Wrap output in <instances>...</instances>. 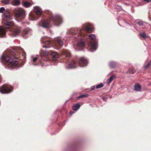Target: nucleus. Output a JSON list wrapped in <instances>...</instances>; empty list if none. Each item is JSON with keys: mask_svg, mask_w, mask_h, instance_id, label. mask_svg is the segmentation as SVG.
Returning a JSON list of instances; mask_svg holds the SVG:
<instances>
[{"mask_svg": "<svg viewBox=\"0 0 151 151\" xmlns=\"http://www.w3.org/2000/svg\"><path fill=\"white\" fill-rule=\"evenodd\" d=\"M149 20L151 21V16H149Z\"/></svg>", "mask_w": 151, "mask_h": 151, "instance_id": "nucleus-36", "label": "nucleus"}, {"mask_svg": "<svg viewBox=\"0 0 151 151\" xmlns=\"http://www.w3.org/2000/svg\"><path fill=\"white\" fill-rule=\"evenodd\" d=\"M43 42L45 43V45L42 46L43 48H48L51 46L50 45L52 43H54L57 49H59L63 46V41L58 37L56 38L54 41L47 40L43 41Z\"/></svg>", "mask_w": 151, "mask_h": 151, "instance_id": "nucleus-3", "label": "nucleus"}, {"mask_svg": "<svg viewBox=\"0 0 151 151\" xmlns=\"http://www.w3.org/2000/svg\"><path fill=\"white\" fill-rule=\"evenodd\" d=\"M50 20L45 19L42 20L40 23V24L42 27L48 28L50 27Z\"/></svg>", "mask_w": 151, "mask_h": 151, "instance_id": "nucleus-10", "label": "nucleus"}, {"mask_svg": "<svg viewBox=\"0 0 151 151\" xmlns=\"http://www.w3.org/2000/svg\"><path fill=\"white\" fill-rule=\"evenodd\" d=\"M13 88L12 86L3 85L0 87V92L3 93H8L12 91Z\"/></svg>", "mask_w": 151, "mask_h": 151, "instance_id": "nucleus-8", "label": "nucleus"}, {"mask_svg": "<svg viewBox=\"0 0 151 151\" xmlns=\"http://www.w3.org/2000/svg\"><path fill=\"white\" fill-rule=\"evenodd\" d=\"M81 105L79 103H77L74 105L72 107V109L75 111L78 110L80 108Z\"/></svg>", "mask_w": 151, "mask_h": 151, "instance_id": "nucleus-18", "label": "nucleus"}, {"mask_svg": "<svg viewBox=\"0 0 151 151\" xmlns=\"http://www.w3.org/2000/svg\"><path fill=\"white\" fill-rule=\"evenodd\" d=\"M9 1V0H2V2L6 4H8Z\"/></svg>", "mask_w": 151, "mask_h": 151, "instance_id": "nucleus-30", "label": "nucleus"}, {"mask_svg": "<svg viewBox=\"0 0 151 151\" xmlns=\"http://www.w3.org/2000/svg\"><path fill=\"white\" fill-rule=\"evenodd\" d=\"M81 40L78 42L77 46L79 50H82L85 46V44L84 41V40Z\"/></svg>", "mask_w": 151, "mask_h": 151, "instance_id": "nucleus-12", "label": "nucleus"}, {"mask_svg": "<svg viewBox=\"0 0 151 151\" xmlns=\"http://www.w3.org/2000/svg\"><path fill=\"white\" fill-rule=\"evenodd\" d=\"M38 59V58L37 57H35V58H34L33 59V61L34 62H35Z\"/></svg>", "mask_w": 151, "mask_h": 151, "instance_id": "nucleus-32", "label": "nucleus"}, {"mask_svg": "<svg viewBox=\"0 0 151 151\" xmlns=\"http://www.w3.org/2000/svg\"><path fill=\"white\" fill-rule=\"evenodd\" d=\"M28 31L27 30H26V31L24 33L25 34H28Z\"/></svg>", "mask_w": 151, "mask_h": 151, "instance_id": "nucleus-35", "label": "nucleus"}, {"mask_svg": "<svg viewBox=\"0 0 151 151\" xmlns=\"http://www.w3.org/2000/svg\"><path fill=\"white\" fill-rule=\"evenodd\" d=\"M88 96V94H81V95L80 96H79L78 97L77 99H82L83 98L87 97Z\"/></svg>", "mask_w": 151, "mask_h": 151, "instance_id": "nucleus-24", "label": "nucleus"}, {"mask_svg": "<svg viewBox=\"0 0 151 151\" xmlns=\"http://www.w3.org/2000/svg\"><path fill=\"white\" fill-rule=\"evenodd\" d=\"M12 16L9 11L6 10L3 16V20L6 22H4V25L7 28H9L13 25V22L11 21Z\"/></svg>", "mask_w": 151, "mask_h": 151, "instance_id": "nucleus-5", "label": "nucleus"}, {"mask_svg": "<svg viewBox=\"0 0 151 151\" xmlns=\"http://www.w3.org/2000/svg\"><path fill=\"white\" fill-rule=\"evenodd\" d=\"M41 59L44 61H47L48 60V58L47 56L41 57Z\"/></svg>", "mask_w": 151, "mask_h": 151, "instance_id": "nucleus-29", "label": "nucleus"}, {"mask_svg": "<svg viewBox=\"0 0 151 151\" xmlns=\"http://www.w3.org/2000/svg\"><path fill=\"white\" fill-rule=\"evenodd\" d=\"M34 11L38 16L42 14L41 9L38 6H35L34 8Z\"/></svg>", "mask_w": 151, "mask_h": 151, "instance_id": "nucleus-15", "label": "nucleus"}, {"mask_svg": "<svg viewBox=\"0 0 151 151\" xmlns=\"http://www.w3.org/2000/svg\"><path fill=\"white\" fill-rule=\"evenodd\" d=\"M71 56L70 53L67 50H63L61 52L60 56L61 59L63 58L67 60L70 58Z\"/></svg>", "mask_w": 151, "mask_h": 151, "instance_id": "nucleus-9", "label": "nucleus"}, {"mask_svg": "<svg viewBox=\"0 0 151 151\" xmlns=\"http://www.w3.org/2000/svg\"><path fill=\"white\" fill-rule=\"evenodd\" d=\"M14 14L16 19L19 22L24 20L26 17L25 11L21 8L16 9L14 12Z\"/></svg>", "mask_w": 151, "mask_h": 151, "instance_id": "nucleus-6", "label": "nucleus"}, {"mask_svg": "<svg viewBox=\"0 0 151 151\" xmlns=\"http://www.w3.org/2000/svg\"><path fill=\"white\" fill-rule=\"evenodd\" d=\"M140 36L145 39L148 37V35H147L145 32L140 33Z\"/></svg>", "mask_w": 151, "mask_h": 151, "instance_id": "nucleus-22", "label": "nucleus"}, {"mask_svg": "<svg viewBox=\"0 0 151 151\" xmlns=\"http://www.w3.org/2000/svg\"><path fill=\"white\" fill-rule=\"evenodd\" d=\"M88 61L86 59L83 58H80L78 61V64L81 67L86 66L87 64Z\"/></svg>", "mask_w": 151, "mask_h": 151, "instance_id": "nucleus-11", "label": "nucleus"}, {"mask_svg": "<svg viewBox=\"0 0 151 151\" xmlns=\"http://www.w3.org/2000/svg\"><path fill=\"white\" fill-rule=\"evenodd\" d=\"M26 0H22V5L25 7H29L31 6V4L26 1Z\"/></svg>", "mask_w": 151, "mask_h": 151, "instance_id": "nucleus-17", "label": "nucleus"}, {"mask_svg": "<svg viewBox=\"0 0 151 151\" xmlns=\"http://www.w3.org/2000/svg\"><path fill=\"white\" fill-rule=\"evenodd\" d=\"M5 10V9L4 7H1L0 8V13H2Z\"/></svg>", "mask_w": 151, "mask_h": 151, "instance_id": "nucleus-31", "label": "nucleus"}, {"mask_svg": "<svg viewBox=\"0 0 151 151\" xmlns=\"http://www.w3.org/2000/svg\"><path fill=\"white\" fill-rule=\"evenodd\" d=\"M136 71L133 68L132 69H130L128 70V72L130 73H132V74H134L135 72Z\"/></svg>", "mask_w": 151, "mask_h": 151, "instance_id": "nucleus-25", "label": "nucleus"}, {"mask_svg": "<svg viewBox=\"0 0 151 151\" xmlns=\"http://www.w3.org/2000/svg\"><path fill=\"white\" fill-rule=\"evenodd\" d=\"M151 65V61H150L147 64V65L145 66L144 68H148Z\"/></svg>", "mask_w": 151, "mask_h": 151, "instance_id": "nucleus-27", "label": "nucleus"}, {"mask_svg": "<svg viewBox=\"0 0 151 151\" xmlns=\"http://www.w3.org/2000/svg\"><path fill=\"white\" fill-rule=\"evenodd\" d=\"M134 88L135 91H139L141 89V86L139 83H137L134 86Z\"/></svg>", "mask_w": 151, "mask_h": 151, "instance_id": "nucleus-19", "label": "nucleus"}, {"mask_svg": "<svg viewBox=\"0 0 151 151\" xmlns=\"http://www.w3.org/2000/svg\"><path fill=\"white\" fill-rule=\"evenodd\" d=\"M109 65L111 68H115L116 66V63L113 62H110L109 63Z\"/></svg>", "mask_w": 151, "mask_h": 151, "instance_id": "nucleus-23", "label": "nucleus"}, {"mask_svg": "<svg viewBox=\"0 0 151 151\" xmlns=\"http://www.w3.org/2000/svg\"><path fill=\"white\" fill-rule=\"evenodd\" d=\"M116 78V77L115 76H111L110 78L107 80V82L108 83H110L112 80Z\"/></svg>", "mask_w": 151, "mask_h": 151, "instance_id": "nucleus-20", "label": "nucleus"}, {"mask_svg": "<svg viewBox=\"0 0 151 151\" xmlns=\"http://www.w3.org/2000/svg\"><path fill=\"white\" fill-rule=\"evenodd\" d=\"M1 82V79L0 78V83Z\"/></svg>", "mask_w": 151, "mask_h": 151, "instance_id": "nucleus-37", "label": "nucleus"}, {"mask_svg": "<svg viewBox=\"0 0 151 151\" xmlns=\"http://www.w3.org/2000/svg\"><path fill=\"white\" fill-rule=\"evenodd\" d=\"M144 22L142 21H140L137 22L138 24L140 26H142L144 25Z\"/></svg>", "mask_w": 151, "mask_h": 151, "instance_id": "nucleus-28", "label": "nucleus"}, {"mask_svg": "<svg viewBox=\"0 0 151 151\" xmlns=\"http://www.w3.org/2000/svg\"><path fill=\"white\" fill-rule=\"evenodd\" d=\"M95 86H92L91 88V90H93L94 89Z\"/></svg>", "mask_w": 151, "mask_h": 151, "instance_id": "nucleus-34", "label": "nucleus"}, {"mask_svg": "<svg viewBox=\"0 0 151 151\" xmlns=\"http://www.w3.org/2000/svg\"><path fill=\"white\" fill-rule=\"evenodd\" d=\"M6 34L5 29L3 27L0 26V37L2 38L5 37Z\"/></svg>", "mask_w": 151, "mask_h": 151, "instance_id": "nucleus-13", "label": "nucleus"}, {"mask_svg": "<svg viewBox=\"0 0 151 151\" xmlns=\"http://www.w3.org/2000/svg\"><path fill=\"white\" fill-rule=\"evenodd\" d=\"M13 2L14 5L16 6L19 5L20 3V0H13Z\"/></svg>", "mask_w": 151, "mask_h": 151, "instance_id": "nucleus-21", "label": "nucleus"}, {"mask_svg": "<svg viewBox=\"0 0 151 151\" xmlns=\"http://www.w3.org/2000/svg\"><path fill=\"white\" fill-rule=\"evenodd\" d=\"M92 31V29L88 24H85L83 26L81 29L78 31V35L76 34V31L72 30L71 34L73 35H74V37L76 40L82 39L84 40L86 38H89V39L93 40L90 41L88 44V46L90 47L91 51L95 50L97 47V43L95 41L96 37L93 35H90L88 36L86 35L85 32H90Z\"/></svg>", "mask_w": 151, "mask_h": 151, "instance_id": "nucleus-2", "label": "nucleus"}, {"mask_svg": "<svg viewBox=\"0 0 151 151\" xmlns=\"http://www.w3.org/2000/svg\"><path fill=\"white\" fill-rule=\"evenodd\" d=\"M46 14L47 17L49 18L50 20L52 21L55 25L59 26L63 22L62 18L59 15H57L53 16L50 11L47 12Z\"/></svg>", "mask_w": 151, "mask_h": 151, "instance_id": "nucleus-4", "label": "nucleus"}, {"mask_svg": "<svg viewBox=\"0 0 151 151\" xmlns=\"http://www.w3.org/2000/svg\"><path fill=\"white\" fill-rule=\"evenodd\" d=\"M103 84L102 83H101L100 84H98L96 86V89L99 88L103 87Z\"/></svg>", "mask_w": 151, "mask_h": 151, "instance_id": "nucleus-26", "label": "nucleus"}, {"mask_svg": "<svg viewBox=\"0 0 151 151\" xmlns=\"http://www.w3.org/2000/svg\"><path fill=\"white\" fill-rule=\"evenodd\" d=\"M47 54H51L52 60L54 61H56L59 57V55L57 53L53 52L50 50L48 52L46 51H42L40 53V55L41 57L47 56Z\"/></svg>", "mask_w": 151, "mask_h": 151, "instance_id": "nucleus-7", "label": "nucleus"}, {"mask_svg": "<svg viewBox=\"0 0 151 151\" xmlns=\"http://www.w3.org/2000/svg\"><path fill=\"white\" fill-rule=\"evenodd\" d=\"M21 28L19 27H16L13 30V35L14 36L17 35L20 32Z\"/></svg>", "mask_w": 151, "mask_h": 151, "instance_id": "nucleus-14", "label": "nucleus"}, {"mask_svg": "<svg viewBox=\"0 0 151 151\" xmlns=\"http://www.w3.org/2000/svg\"><path fill=\"white\" fill-rule=\"evenodd\" d=\"M23 50L22 48H17L16 49H13L9 51L4 52L1 57V59L3 62L9 68H13L18 66V62L17 60H14L15 59L20 58V60L24 59L25 55L23 52Z\"/></svg>", "mask_w": 151, "mask_h": 151, "instance_id": "nucleus-1", "label": "nucleus"}, {"mask_svg": "<svg viewBox=\"0 0 151 151\" xmlns=\"http://www.w3.org/2000/svg\"><path fill=\"white\" fill-rule=\"evenodd\" d=\"M102 99L104 100V101H106L107 98L106 97L104 98V97H103Z\"/></svg>", "mask_w": 151, "mask_h": 151, "instance_id": "nucleus-33", "label": "nucleus"}, {"mask_svg": "<svg viewBox=\"0 0 151 151\" xmlns=\"http://www.w3.org/2000/svg\"><path fill=\"white\" fill-rule=\"evenodd\" d=\"M77 64L76 62L73 60H72L68 65V67L69 68H76Z\"/></svg>", "mask_w": 151, "mask_h": 151, "instance_id": "nucleus-16", "label": "nucleus"}]
</instances>
